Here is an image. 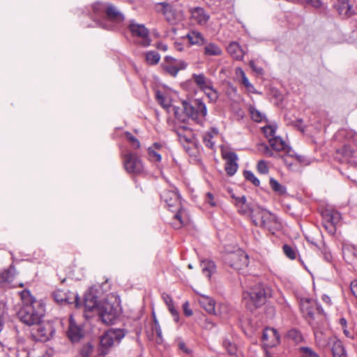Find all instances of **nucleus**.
Wrapping results in <instances>:
<instances>
[{"label":"nucleus","mask_w":357,"mask_h":357,"mask_svg":"<svg viewBox=\"0 0 357 357\" xmlns=\"http://www.w3.org/2000/svg\"><path fill=\"white\" fill-rule=\"evenodd\" d=\"M225 263L236 270L247 267L249 263L248 256L241 250L228 252L224 256Z\"/></svg>","instance_id":"obj_7"},{"label":"nucleus","mask_w":357,"mask_h":357,"mask_svg":"<svg viewBox=\"0 0 357 357\" xmlns=\"http://www.w3.org/2000/svg\"><path fill=\"white\" fill-rule=\"evenodd\" d=\"M206 202L211 206H217V203L214 200V197L212 193L208 192L206 194Z\"/></svg>","instance_id":"obj_62"},{"label":"nucleus","mask_w":357,"mask_h":357,"mask_svg":"<svg viewBox=\"0 0 357 357\" xmlns=\"http://www.w3.org/2000/svg\"><path fill=\"white\" fill-rule=\"evenodd\" d=\"M268 142L271 148L275 151H280L285 149L286 144L280 137H271Z\"/></svg>","instance_id":"obj_34"},{"label":"nucleus","mask_w":357,"mask_h":357,"mask_svg":"<svg viewBox=\"0 0 357 357\" xmlns=\"http://www.w3.org/2000/svg\"><path fill=\"white\" fill-rule=\"evenodd\" d=\"M190 45H202L204 44V38L202 34L196 31H192L186 35Z\"/></svg>","instance_id":"obj_30"},{"label":"nucleus","mask_w":357,"mask_h":357,"mask_svg":"<svg viewBox=\"0 0 357 357\" xmlns=\"http://www.w3.org/2000/svg\"><path fill=\"white\" fill-rule=\"evenodd\" d=\"M264 344L266 347H273L280 342V335L274 328H266L262 336Z\"/></svg>","instance_id":"obj_19"},{"label":"nucleus","mask_w":357,"mask_h":357,"mask_svg":"<svg viewBox=\"0 0 357 357\" xmlns=\"http://www.w3.org/2000/svg\"><path fill=\"white\" fill-rule=\"evenodd\" d=\"M227 52L232 58L238 61L242 60L245 54V51L236 42H231L229 43L227 47Z\"/></svg>","instance_id":"obj_27"},{"label":"nucleus","mask_w":357,"mask_h":357,"mask_svg":"<svg viewBox=\"0 0 357 357\" xmlns=\"http://www.w3.org/2000/svg\"><path fill=\"white\" fill-rule=\"evenodd\" d=\"M268 211L260 208L258 206H255L252 208V212L250 216L252 223L257 226V221L263 220L261 218L264 212H267Z\"/></svg>","instance_id":"obj_35"},{"label":"nucleus","mask_w":357,"mask_h":357,"mask_svg":"<svg viewBox=\"0 0 357 357\" xmlns=\"http://www.w3.org/2000/svg\"><path fill=\"white\" fill-rule=\"evenodd\" d=\"M251 118L256 122H261L264 118V114L253 107H250Z\"/></svg>","instance_id":"obj_41"},{"label":"nucleus","mask_w":357,"mask_h":357,"mask_svg":"<svg viewBox=\"0 0 357 357\" xmlns=\"http://www.w3.org/2000/svg\"><path fill=\"white\" fill-rule=\"evenodd\" d=\"M307 3L314 8H320L322 5L321 0H305Z\"/></svg>","instance_id":"obj_63"},{"label":"nucleus","mask_w":357,"mask_h":357,"mask_svg":"<svg viewBox=\"0 0 357 357\" xmlns=\"http://www.w3.org/2000/svg\"><path fill=\"white\" fill-rule=\"evenodd\" d=\"M197 301L208 313L215 314V301L211 298L204 294H199Z\"/></svg>","instance_id":"obj_21"},{"label":"nucleus","mask_w":357,"mask_h":357,"mask_svg":"<svg viewBox=\"0 0 357 357\" xmlns=\"http://www.w3.org/2000/svg\"><path fill=\"white\" fill-rule=\"evenodd\" d=\"M167 110L169 112H172L176 119H181L180 109L178 107H176L175 106H171V108L168 109Z\"/></svg>","instance_id":"obj_60"},{"label":"nucleus","mask_w":357,"mask_h":357,"mask_svg":"<svg viewBox=\"0 0 357 357\" xmlns=\"http://www.w3.org/2000/svg\"><path fill=\"white\" fill-rule=\"evenodd\" d=\"M192 79L196 84L203 91L212 85L211 81L207 79L204 74H194Z\"/></svg>","instance_id":"obj_29"},{"label":"nucleus","mask_w":357,"mask_h":357,"mask_svg":"<svg viewBox=\"0 0 357 357\" xmlns=\"http://www.w3.org/2000/svg\"><path fill=\"white\" fill-rule=\"evenodd\" d=\"M271 296V290L269 288L257 284L243 293V301L248 310L253 311L264 305Z\"/></svg>","instance_id":"obj_3"},{"label":"nucleus","mask_w":357,"mask_h":357,"mask_svg":"<svg viewBox=\"0 0 357 357\" xmlns=\"http://www.w3.org/2000/svg\"><path fill=\"white\" fill-rule=\"evenodd\" d=\"M342 255L347 263L356 265L357 264V250L351 245H343Z\"/></svg>","instance_id":"obj_22"},{"label":"nucleus","mask_w":357,"mask_h":357,"mask_svg":"<svg viewBox=\"0 0 357 357\" xmlns=\"http://www.w3.org/2000/svg\"><path fill=\"white\" fill-rule=\"evenodd\" d=\"M300 308L303 316L310 319H314L315 312L319 314L324 313L321 307L315 301L310 298H302L300 302Z\"/></svg>","instance_id":"obj_12"},{"label":"nucleus","mask_w":357,"mask_h":357,"mask_svg":"<svg viewBox=\"0 0 357 357\" xmlns=\"http://www.w3.org/2000/svg\"><path fill=\"white\" fill-rule=\"evenodd\" d=\"M123 165L126 171L130 174H139L144 170V166L141 160L132 153L125 155Z\"/></svg>","instance_id":"obj_11"},{"label":"nucleus","mask_w":357,"mask_h":357,"mask_svg":"<svg viewBox=\"0 0 357 357\" xmlns=\"http://www.w3.org/2000/svg\"><path fill=\"white\" fill-rule=\"evenodd\" d=\"M341 218V214L338 211L327 210L323 213V225L329 234H334Z\"/></svg>","instance_id":"obj_9"},{"label":"nucleus","mask_w":357,"mask_h":357,"mask_svg":"<svg viewBox=\"0 0 357 357\" xmlns=\"http://www.w3.org/2000/svg\"><path fill=\"white\" fill-rule=\"evenodd\" d=\"M282 160L290 170H296L297 169V165L294 159V155H284L282 157Z\"/></svg>","instance_id":"obj_40"},{"label":"nucleus","mask_w":357,"mask_h":357,"mask_svg":"<svg viewBox=\"0 0 357 357\" xmlns=\"http://www.w3.org/2000/svg\"><path fill=\"white\" fill-rule=\"evenodd\" d=\"M162 298L168 307L174 305L173 300L169 294H163Z\"/></svg>","instance_id":"obj_61"},{"label":"nucleus","mask_w":357,"mask_h":357,"mask_svg":"<svg viewBox=\"0 0 357 357\" xmlns=\"http://www.w3.org/2000/svg\"><path fill=\"white\" fill-rule=\"evenodd\" d=\"M153 322H154V325H153V330L156 333L157 336L160 340H162V330H161V328L160 326L159 322L157 320V319L155 318V315H153Z\"/></svg>","instance_id":"obj_56"},{"label":"nucleus","mask_w":357,"mask_h":357,"mask_svg":"<svg viewBox=\"0 0 357 357\" xmlns=\"http://www.w3.org/2000/svg\"><path fill=\"white\" fill-rule=\"evenodd\" d=\"M222 157L226 160L225 171L229 176H233L238 169L237 155L234 152L224 151Z\"/></svg>","instance_id":"obj_16"},{"label":"nucleus","mask_w":357,"mask_h":357,"mask_svg":"<svg viewBox=\"0 0 357 357\" xmlns=\"http://www.w3.org/2000/svg\"><path fill=\"white\" fill-rule=\"evenodd\" d=\"M200 265L203 274L208 278H210L215 269L214 263L209 260H204L201 262Z\"/></svg>","instance_id":"obj_32"},{"label":"nucleus","mask_w":357,"mask_h":357,"mask_svg":"<svg viewBox=\"0 0 357 357\" xmlns=\"http://www.w3.org/2000/svg\"><path fill=\"white\" fill-rule=\"evenodd\" d=\"M148 153L151 160L155 162L161 160V155L153 149V146L148 149Z\"/></svg>","instance_id":"obj_51"},{"label":"nucleus","mask_w":357,"mask_h":357,"mask_svg":"<svg viewBox=\"0 0 357 357\" xmlns=\"http://www.w3.org/2000/svg\"><path fill=\"white\" fill-rule=\"evenodd\" d=\"M189 306L190 303L188 301H185L183 305L184 314L188 317L192 315V311L190 309Z\"/></svg>","instance_id":"obj_59"},{"label":"nucleus","mask_w":357,"mask_h":357,"mask_svg":"<svg viewBox=\"0 0 357 357\" xmlns=\"http://www.w3.org/2000/svg\"><path fill=\"white\" fill-rule=\"evenodd\" d=\"M68 336L73 342H79L84 337L83 329L77 324L73 316L69 319Z\"/></svg>","instance_id":"obj_17"},{"label":"nucleus","mask_w":357,"mask_h":357,"mask_svg":"<svg viewBox=\"0 0 357 357\" xmlns=\"http://www.w3.org/2000/svg\"><path fill=\"white\" fill-rule=\"evenodd\" d=\"M244 176L248 181H250L255 186L259 185V180L255 176V174L251 171H245Z\"/></svg>","instance_id":"obj_48"},{"label":"nucleus","mask_w":357,"mask_h":357,"mask_svg":"<svg viewBox=\"0 0 357 357\" xmlns=\"http://www.w3.org/2000/svg\"><path fill=\"white\" fill-rule=\"evenodd\" d=\"M5 314H6V308L5 305L3 303H0V333L3 328L4 322H5Z\"/></svg>","instance_id":"obj_53"},{"label":"nucleus","mask_w":357,"mask_h":357,"mask_svg":"<svg viewBox=\"0 0 357 357\" xmlns=\"http://www.w3.org/2000/svg\"><path fill=\"white\" fill-rule=\"evenodd\" d=\"M99 303H98L97 297L95 296L92 293H89L85 295L83 307L84 311L92 312L95 309L98 310Z\"/></svg>","instance_id":"obj_26"},{"label":"nucleus","mask_w":357,"mask_h":357,"mask_svg":"<svg viewBox=\"0 0 357 357\" xmlns=\"http://www.w3.org/2000/svg\"><path fill=\"white\" fill-rule=\"evenodd\" d=\"M331 351L333 357H347L345 349L342 342L337 337L331 339Z\"/></svg>","instance_id":"obj_28"},{"label":"nucleus","mask_w":357,"mask_h":357,"mask_svg":"<svg viewBox=\"0 0 357 357\" xmlns=\"http://www.w3.org/2000/svg\"><path fill=\"white\" fill-rule=\"evenodd\" d=\"M20 296L22 305L18 312L20 319L28 326L40 324L45 314L43 303L36 301L29 290H23Z\"/></svg>","instance_id":"obj_1"},{"label":"nucleus","mask_w":357,"mask_h":357,"mask_svg":"<svg viewBox=\"0 0 357 357\" xmlns=\"http://www.w3.org/2000/svg\"><path fill=\"white\" fill-rule=\"evenodd\" d=\"M37 328L33 332V337L38 341L45 342L48 340L54 333V328L50 323H42L37 324Z\"/></svg>","instance_id":"obj_14"},{"label":"nucleus","mask_w":357,"mask_h":357,"mask_svg":"<svg viewBox=\"0 0 357 357\" xmlns=\"http://www.w3.org/2000/svg\"><path fill=\"white\" fill-rule=\"evenodd\" d=\"M212 137H213V135L211 133H207L204 137V143L209 148H213V146L214 145V143L211 140Z\"/></svg>","instance_id":"obj_58"},{"label":"nucleus","mask_w":357,"mask_h":357,"mask_svg":"<svg viewBox=\"0 0 357 357\" xmlns=\"http://www.w3.org/2000/svg\"><path fill=\"white\" fill-rule=\"evenodd\" d=\"M300 351L302 357H319V355L310 347H301Z\"/></svg>","instance_id":"obj_49"},{"label":"nucleus","mask_w":357,"mask_h":357,"mask_svg":"<svg viewBox=\"0 0 357 357\" xmlns=\"http://www.w3.org/2000/svg\"><path fill=\"white\" fill-rule=\"evenodd\" d=\"M154 9L157 13L162 14L171 24H176L183 19V12L168 2L157 3L154 6Z\"/></svg>","instance_id":"obj_5"},{"label":"nucleus","mask_w":357,"mask_h":357,"mask_svg":"<svg viewBox=\"0 0 357 357\" xmlns=\"http://www.w3.org/2000/svg\"><path fill=\"white\" fill-rule=\"evenodd\" d=\"M187 64L183 61H176L171 56H166L162 64L163 70L173 77L176 76L180 70L186 68Z\"/></svg>","instance_id":"obj_13"},{"label":"nucleus","mask_w":357,"mask_h":357,"mask_svg":"<svg viewBox=\"0 0 357 357\" xmlns=\"http://www.w3.org/2000/svg\"><path fill=\"white\" fill-rule=\"evenodd\" d=\"M263 132L265 135V136L268 138V139L271 137H275V131H276V126L274 125H269L264 126L263 128Z\"/></svg>","instance_id":"obj_46"},{"label":"nucleus","mask_w":357,"mask_h":357,"mask_svg":"<svg viewBox=\"0 0 357 357\" xmlns=\"http://www.w3.org/2000/svg\"><path fill=\"white\" fill-rule=\"evenodd\" d=\"M13 268L10 267L9 269L6 270V271H3L2 273H0V282L3 281V282H10L13 278Z\"/></svg>","instance_id":"obj_45"},{"label":"nucleus","mask_w":357,"mask_h":357,"mask_svg":"<svg viewBox=\"0 0 357 357\" xmlns=\"http://www.w3.org/2000/svg\"><path fill=\"white\" fill-rule=\"evenodd\" d=\"M283 251L285 255L291 259H295L297 256L296 250L289 245H283Z\"/></svg>","instance_id":"obj_43"},{"label":"nucleus","mask_w":357,"mask_h":357,"mask_svg":"<svg viewBox=\"0 0 357 357\" xmlns=\"http://www.w3.org/2000/svg\"><path fill=\"white\" fill-rule=\"evenodd\" d=\"M261 218L263 220L257 221V227L266 228L273 234L275 232V230L280 228V225L277 218L269 211L264 212Z\"/></svg>","instance_id":"obj_15"},{"label":"nucleus","mask_w":357,"mask_h":357,"mask_svg":"<svg viewBox=\"0 0 357 357\" xmlns=\"http://www.w3.org/2000/svg\"><path fill=\"white\" fill-rule=\"evenodd\" d=\"M176 132L181 142H189L192 135L190 129L185 126L178 128L176 130Z\"/></svg>","instance_id":"obj_33"},{"label":"nucleus","mask_w":357,"mask_h":357,"mask_svg":"<svg viewBox=\"0 0 357 357\" xmlns=\"http://www.w3.org/2000/svg\"><path fill=\"white\" fill-rule=\"evenodd\" d=\"M257 170L259 173L265 174L268 172V167L266 162L264 160L259 161L257 164Z\"/></svg>","instance_id":"obj_55"},{"label":"nucleus","mask_w":357,"mask_h":357,"mask_svg":"<svg viewBox=\"0 0 357 357\" xmlns=\"http://www.w3.org/2000/svg\"><path fill=\"white\" fill-rule=\"evenodd\" d=\"M207 97L209 98L210 101L215 102L218 98V93L215 89H213V84L210 86L208 88L204 90Z\"/></svg>","instance_id":"obj_42"},{"label":"nucleus","mask_w":357,"mask_h":357,"mask_svg":"<svg viewBox=\"0 0 357 357\" xmlns=\"http://www.w3.org/2000/svg\"><path fill=\"white\" fill-rule=\"evenodd\" d=\"M241 83L244 85V86L246 88L247 91L249 93H255L256 89L254 87V86L249 82L248 77H245L241 80Z\"/></svg>","instance_id":"obj_54"},{"label":"nucleus","mask_w":357,"mask_h":357,"mask_svg":"<svg viewBox=\"0 0 357 357\" xmlns=\"http://www.w3.org/2000/svg\"><path fill=\"white\" fill-rule=\"evenodd\" d=\"M93 351V347L91 344L84 345L81 350L82 357H91Z\"/></svg>","instance_id":"obj_52"},{"label":"nucleus","mask_w":357,"mask_h":357,"mask_svg":"<svg viewBox=\"0 0 357 357\" xmlns=\"http://www.w3.org/2000/svg\"><path fill=\"white\" fill-rule=\"evenodd\" d=\"M314 337L317 345L321 349H325L331 344V339L334 337L328 335L321 331H314Z\"/></svg>","instance_id":"obj_25"},{"label":"nucleus","mask_w":357,"mask_h":357,"mask_svg":"<svg viewBox=\"0 0 357 357\" xmlns=\"http://www.w3.org/2000/svg\"><path fill=\"white\" fill-rule=\"evenodd\" d=\"M350 288L351 293L357 298V280H354L351 283Z\"/></svg>","instance_id":"obj_64"},{"label":"nucleus","mask_w":357,"mask_h":357,"mask_svg":"<svg viewBox=\"0 0 357 357\" xmlns=\"http://www.w3.org/2000/svg\"><path fill=\"white\" fill-rule=\"evenodd\" d=\"M155 97L160 105L168 109L171 108V99L168 96L165 95L162 92L158 91L155 93Z\"/></svg>","instance_id":"obj_36"},{"label":"nucleus","mask_w":357,"mask_h":357,"mask_svg":"<svg viewBox=\"0 0 357 357\" xmlns=\"http://www.w3.org/2000/svg\"><path fill=\"white\" fill-rule=\"evenodd\" d=\"M269 184L272 190L277 192L279 195H284L286 193V188L279 183L278 181H276L273 178H270Z\"/></svg>","instance_id":"obj_37"},{"label":"nucleus","mask_w":357,"mask_h":357,"mask_svg":"<svg viewBox=\"0 0 357 357\" xmlns=\"http://www.w3.org/2000/svg\"><path fill=\"white\" fill-rule=\"evenodd\" d=\"M224 346L225 349L227 350L228 353H229L230 354H234L236 351V346L231 343L230 342L225 341Z\"/></svg>","instance_id":"obj_57"},{"label":"nucleus","mask_w":357,"mask_h":357,"mask_svg":"<svg viewBox=\"0 0 357 357\" xmlns=\"http://www.w3.org/2000/svg\"><path fill=\"white\" fill-rule=\"evenodd\" d=\"M107 3H102L100 2H96L93 5V13L98 15H100L102 13L105 12V7Z\"/></svg>","instance_id":"obj_50"},{"label":"nucleus","mask_w":357,"mask_h":357,"mask_svg":"<svg viewBox=\"0 0 357 357\" xmlns=\"http://www.w3.org/2000/svg\"><path fill=\"white\" fill-rule=\"evenodd\" d=\"M287 337L295 344H298L303 340V337L300 331L296 329H291L287 333Z\"/></svg>","instance_id":"obj_38"},{"label":"nucleus","mask_w":357,"mask_h":357,"mask_svg":"<svg viewBox=\"0 0 357 357\" xmlns=\"http://www.w3.org/2000/svg\"><path fill=\"white\" fill-rule=\"evenodd\" d=\"M338 153L342 155L343 159L342 161H348L349 159L353 155V151L349 146H344L341 150L337 151Z\"/></svg>","instance_id":"obj_44"},{"label":"nucleus","mask_w":357,"mask_h":357,"mask_svg":"<svg viewBox=\"0 0 357 357\" xmlns=\"http://www.w3.org/2000/svg\"><path fill=\"white\" fill-rule=\"evenodd\" d=\"M128 29L132 36L141 39L140 45L142 46L148 47L150 45L149 31L144 24L132 22L128 26Z\"/></svg>","instance_id":"obj_10"},{"label":"nucleus","mask_w":357,"mask_h":357,"mask_svg":"<svg viewBox=\"0 0 357 357\" xmlns=\"http://www.w3.org/2000/svg\"><path fill=\"white\" fill-rule=\"evenodd\" d=\"M190 15L192 20L200 26L206 25L210 19V15L200 7L190 9Z\"/></svg>","instance_id":"obj_18"},{"label":"nucleus","mask_w":357,"mask_h":357,"mask_svg":"<svg viewBox=\"0 0 357 357\" xmlns=\"http://www.w3.org/2000/svg\"><path fill=\"white\" fill-rule=\"evenodd\" d=\"M162 200L166 204L170 211L178 210L174 215V222L172 225L176 229L181 227L185 222L184 218V211L181 208V202L179 195L174 190H165L161 194Z\"/></svg>","instance_id":"obj_4"},{"label":"nucleus","mask_w":357,"mask_h":357,"mask_svg":"<svg viewBox=\"0 0 357 357\" xmlns=\"http://www.w3.org/2000/svg\"><path fill=\"white\" fill-rule=\"evenodd\" d=\"M232 197L236 200L235 204L238 208V213L250 217L252 212V208L255 206L249 205L246 202V198L245 196H242L241 197H236L232 196Z\"/></svg>","instance_id":"obj_23"},{"label":"nucleus","mask_w":357,"mask_h":357,"mask_svg":"<svg viewBox=\"0 0 357 357\" xmlns=\"http://www.w3.org/2000/svg\"><path fill=\"white\" fill-rule=\"evenodd\" d=\"M120 299L114 295L110 294L103 300L98 308V312L102 321L106 324H112L121 313Z\"/></svg>","instance_id":"obj_2"},{"label":"nucleus","mask_w":357,"mask_h":357,"mask_svg":"<svg viewBox=\"0 0 357 357\" xmlns=\"http://www.w3.org/2000/svg\"><path fill=\"white\" fill-rule=\"evenodd\" d=\"M160 59V54L154 51L147 52L146 53V61L150 65L157 64Z\"/></svg>","instance_id":"obj_39"},{"label":"nucleus","mask_w":357,"mask_h":357,"mask_svg":"<svg viewBox=\"0 0 357 357\" xmlns=\"http://www.w3.org/2000/svg\"><path fill=\"white\" fill-rule=\"evenodd\" d=\"M183 109L187 116L196 122L201 123L207 114L206 105L199 99H196L191 103L183 102Z\"/></svg>","instance_id":"obj_6"},{"label":"nucleus","mask_w":357,"mask_h":357,"mask_svg":"<svg viewBox=\"0 0 357 357\" xmlns=\"http://www.w3.org/2000/svg\"><path fill=\"white\" fill-rule=\"evenodd\" d=\"M124 336L125 332L123 329H109L101 336L100 345L105 349H108L118 344Z\"/></svg>","instance_id":"obj_8"},{"label":"nucleus","mask_w":357,"mask_h":357,"mask_svg":"<svg viewBox=\"0 0 357 357\" xmlns=\"http://www.w3.org/2000/svg\"><path fill=\"white\" fill-rule=\"evenodd\" d=\"M126 139L130 142L132 146L135 149H137L140 148V142L139 141L134 137L131 133L126 132L125 133Z\"/></svg>","instance_id":"obj_47"},{"label":"nucleus","mask_w":357,"mask_h":357,"mask_svg":"<svg viewBox=\"0 0 357 357\" xmlns=\"http://www.w3.org/2000/svg\"><path fill=\"white\" fill-rule=\"evenodd\" d=\"M105 13L107 18L111 21L119 22L124 19L123 14L112 4L107 3V6L105 7Z\"/></svg>","instance_id":"obj_24"},{"label":"nucleus","mask_w":357,"mask_h":357,"mask_svg":"<svg viewBox=\"0 0 357 357\" xmlns=\"http://www.w3.org/2000/svg\"><path fill=\"white\" fill-rule=\"evenodd\" d=\"M334 6L338 13L343 17H348L354 13L350 0H337Z\"/></svg>","instance_id":"obj_20"},{"label":"nucleus","mask_w":357,"mask_h":357,"mask_svg":"<svg viewBox=\"0 0 357 357\" xmlns=\"http://www.w3.org/2000/svg\"><path fill=\"white\" fill-rule=\"evenodd\" d=\"M204 54L206 56H220L222 50L215 43H208L204 47Z\"/></svg>","instance_id":"obj_31"}]
</instances>
